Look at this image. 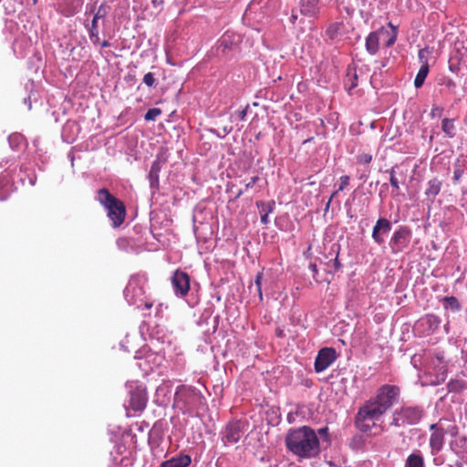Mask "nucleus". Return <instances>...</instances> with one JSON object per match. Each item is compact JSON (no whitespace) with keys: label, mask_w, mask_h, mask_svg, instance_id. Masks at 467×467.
I'll use <instances>...</instances> for the list:
<instances>
[{"label":"nucleus","mask_w":467,"mask_h":467,"mask_svg":"<svg viewBox=\"0 0 467 467\" xmlns=\"http://www.w3.org/2000/svg\"><path fill=\"white\" fill-rule=\"evenodd\" d=\"M285 442L288 451L300 460L314 458L320 451L317 434L308 426L290 429Z\"/></svg>","instance_id":"f257e3e1"},{"label":"nucleus","mask_w":467,"mask_h":467,"mask_svg":"<svg viewBox=\"0 0 467 467\" xmlns=\"http://www.w3.org/2000/svg\"><path fill=\"white\" fill-rule=\"evenodd\" d=\"M147 276L145 274H136L130 276L124 289V296L130 306L138 309H150L152 302L146 296Z\"/></svg>","instance_id":"f03ea898"},{"label":"nucleus","mask_w":467,"mask_h":467,"mask_svg":"<svg viewBox=\"0 0 467 467\" xmlns=\"http://www.w3.org/2000/svg\"><path fill=\"white\" fill-rule=\"evenodd\" d=\"M96 200L107 211L112 227L117 228L122 224L126 216V208L120 200L113 196L106 188L98 191Z\"/></svg>","instance_id":"7ed1b4c3"},{"label":"nucleus","mask_w":467,"mask_h":467,"mask_svg":"<svg viewBox=\"0 0 467 467\" xmlns=\"http://www.w3.org/2000/svg\"><path fill=\"white\" fill-rule=\"evenodd\" d=\"M424 416V410L420 406H402L392 414L391 426L405 427L418 424Z\"/></svg>","instance_id":"20e7f679"},{"label":"nucleus","mask_w":467,"mask_h":467,"mask_svg":"<svg viewBox=\"0 0 467 467\" xmlns=\"http://www.w3.org/2000/svg\"><path fill=\"white\" fill-rule=\"evenodd\" d=\"M109 10V6L105 3L101 4L97 10H96L95 5L86 6V12H85L86 15L94 13V16L91 21V25L90 26L86 25V27L88 30L89 38L94 45H97L99 42V26H98V22L99 19L104 18L108 15Z\"/></svg>","instance_id":"39448f33"},{"label":"nucleus","mask_w":467,"mask_h":467,"mask_svg":"<svg viewBox=\"0 0 467 467\" xmlns=\"http://www.w3.org/2000/svg\"><path fill=\"white\" fill-rule=\"evenodd\" d=\"M400 393V391L399 387L385 384L378 389L377 395L374 399L384 410H388L394 405V403L397 402Z\"/></svg>","instance_id":"423d86ee"},{"label":"nucleus","mask_w":467,"mask_h":467,"mask_svg":"<svg viewBox=\"0 0 467 467\" xmlns=\"http://www.w3.org/2000/svg\"><path fill=\"white\" fill-rule=\"evenodd\" d=\"M241 40V35L230 31L225 32L217 41V56H227L230 53L236 51Z\"/></svg>","instance_id":"0eeeda50"},{"label":"nucleus","mask_w":467,"mask_h":467,"mask_svg":"<svg viewBox=\"0 0 467 467\" xmlns=\"http://www.w3.org/2000/svg\"><path fill=\"white\" fill-rule=\"evenodd\" d=\"M127 387L129 388L130 407L134 411H142L148 400L145 389L137 383H130Z\"/></svg>","instance_id":"6e6552de"},{"label":"nucleus","mask_w":467,"mask_h":467,"mask_svg":"<svg viewBox=\"0 0 467 467\" xmlns=\"http://www.w3.org/2000/svg\"><path fill=\"white\" fill-rule=\"evenodd\" d=\"M411 233L406 226H400L392 234L389 247L393 254L402 252L410 244Z\"/></svg>","instance_id":"1a4fd4ad"},{"label":"nucleus","mask_w":467,"mask_h":467,"mask_svg":"<svg viewBox=\"0 0 467 467\" xmlns=\"http://www.w3.org/2000/svg\"><path fill=\"white\" fill-rule=\"evenodd\" d=\"M337 355L333 348H321L315 359V371L321 373L325 371L329 366H331L337 359Z\"/></svg>","instance_id":"9d476101"},{"label":"nucleus","mask_w":467,"mask_h":467,"mask_svg":"<svg viewBox=\"0 0 467 467\" xmlns=\"http://www.w3.org/2000/svg\"><path fill=\"white\" fill-rule=\"evenodd\" d=\"M386 411L375 399H371L359 408L358 419L378 420Z\"/></svg>","instance_id":"9b49d317"},{"label":"nucleus","mask_w":467,"mask_h":467,"mask_svg":"<svg viewBox=\"0 0 467 467\" xmlns=\"http://www.w3.org/2000/svg\"><path fill=\"white\" fill-rule=\"evenodd\" d=\"M171 281L174 294L177 296L183 297L188 294L190 289V276L187 273L177 270L173 273Z\"/></svg>","instance_id":"f8f14e48"},{"label":"nucleus","mask_w":467,"mask_h":467,"mask_svg":"<svg viewBox=\"0 0 467 467\" xmlns=\"http://www.w3.org/2000/svg\"><path fill=\"white\" fill-rule=\"evenodd\" d=\"M243 423L239 420L229 422L223 431V441L224 443H236L244 434Z\"/></svg>","instance_id":"ddd939ff"},{"label":"nucleus","mask_w":467,"mask_h":467,"mask_svg":"<svg viewBox=\"0 0 467 467\" xmlns=\"http://www.w3.org/2000/svg\"><path fill=\"white\" fill-rule=\"evenodd\" d=\"M431 434L430 437V448L431 455H437L443 448L445 431L438 424L433 423L430 426Z\"/></svg>","instance_id":"4468645a"},{"label":"nucleus","mask_w":467,"mask_h":467,"mask_svg":"<svg viewBox=\"0 0 467 467\" xmlns=\"http://www.w3.org/2000/svg\"><path fill=\"white\" fill-rule=\"evenodd\" d=\"M391 223L383 217L377 220L372 229L371 237L373 241L380 245L385 243V235H388L391 231Z\"/></svg>","instance_id":"2eb2a0df"},{"label":"nucleus","mask_w":467,"mask_h":467,"mask_svg":"<svg viewBox=\"0 0 467 467\" xmlns=\"http://www.w3.org/2000/svg\"><path fill=\"white\" fill-rule=\"evenodd\" d=\"M299 12L301 15L310 17H318L321 10L320 0H299Z\"/></svg>","instance_id":"dca6fc26"},{"label":"nucleus","mask_w":467,"mask_h":467,"mask_svg":"<svg viewBox=\"0 0 467 467\" xmlns=\"http://www.w3.org/2000/svg\"><path fill=\"white\" fill-rule=\"evenodd\" d=\"M441 320L435 315H426L417 322L418 327H422L427 334L433 333L440 326Z\"/></svg>","instance_id":"f3484780"},{"label":"nucleus","mask_w":467,"mask_h":467,"mask_svg":"<svg viewBox=\"0 0 467 467\" xmlns=\"http://www.w3.org/2000/svg\"><path fill=\"white\" fill-rule=\"evenodd\" d=\"M192 393H197L196 390L187 388L184 385H181L177 387L175 394H174V402L178 406H183L187 407L190 405V397L192 395Z\"/></svg>","instance_id":"a211bd4d"},{"label":"nucleus","mask_w":467,"mask_h":467,"mask_svg":"<svg viewBox=\"0 0 467 467\" xmlns=\"http://www.w3.org/2000/svg\"><path fill=\"white\" fill-rule=\"evenodd\" d=\"M380 36L379 32L374 31L366 37V50L369 55H376L379 51Z\"/></svg>","instance_id":"6ab92c4d"},{"label":"nucleus","mask_w":467,"mask_h":467,"mask_svg":"<svg viewBox=\"0 0 467 467\" xmlns=\"http://www.w3.org/2000/svg\"><path fill=\"white\" fill-rule=\"evenodd\" d=\"M192 458L188 454H180L161 463V467H188Z\"/></svg>","instance_id":"aec40b11"},{"label":"nucleus","mask_w":467,"mask_h":467,"mask_svg":"<svg viewBox=\"0 0 467 467\" xmlns=\"http://www.w3.org/2000/svg\"><path fill=\"white\" fill-rule=\"evenodd\" d=\"M389 28L381 27L379 30L380 38L386 37L385 46L388 47L394 45L397 39V27L391 23H389Z\"/></svg>","instance_id":"412c9836"},{"label":"nucleus","mask_w":467,"mask_h":467,"mask_svg":"<svg viewBox=\"0 0 467 467\" xmlns=\"http://www.w3.org/2000/svg\"><path fill=\"white\" fill-rule=\"evenodd\" d=\"M275 204V203L274 201L269 202H265L260 201V202H256V205H257L260 214H261V218H260L261 223L263 224H267L269 223L268 216L270 213H273Z\"/></svg>","instance_id":"4be33fe9"},{"label":"nucleus","mask_w":467,"mask_h":467,"mask_svg":"<svg viewBox=\"0 0 467 467\" xmlns=\"http://www.w3.org/2000/svg\"><path fill=\"white\" fill-rule=\"evenodd\" d=\"M161 163L158 161H154L150 166V170L148 174L150 185L151 189H158L159 187V174L161 171Z\"/></svg>","instance_id":"5701e85b"},{"label":"nucleus","mask_w":467,"mask_h":467,"mask_svg":"<svg viewBox=\"0 0 467 467\" xmlns=\"http://www.w3.org/2000/svg\"><path fill=\"white\" fill-rule=\"evenodd\" d=\"M441 189V182L433 178L430 180L427 183V188L425 190V195L431 199V202L435 199V197L440 193Z\"/></svg>","instance_id":"b1692460"},{"label":"nucleus","mask_w":467,"mask_h":467,"mask_svg":"<svg viewBox=\"0 0 467 467\" xmlns=\"http://www.w3.org/2000/svg\"><path fill=\"white\" fill-rule=\"evenodd\" d=\"M404 467H425L424 458L420 451L410 453L406 461Z\"/></svg>","instance_id":"393cba45"},{"label":"nucleus","mask_w":467,"mask_h":467,"mask_svg":"<svg viewBox=\"0 0 467 467\" xmlns=\"http://www.w3.org/2000/svg\"><path fill=\"white\" fill-rule=\"evenodd\" d=\"M8 143L12 150H18L26 145L25 137L18 132L12 133L8 137Z\"/></svg>","instance_id":"a878e982"},{"label":"nucleus","mask_w":467,"mask_h":467,"mask_svg":"<svg viewBox=\"0 0 467 467\" xmlns=\"http://www.w3.org/2000/svg\"><path fill=\"white\" fill-rule=\"evenodd\" d=\"M429 70L430 68L428 63H424V65H421L414 79V86L416 88H420V87H422L429 74Z\"/></svg>","instance_id":"bb28decb"},{"label":"nucleus","mask_w":467,"mask_h":467,"mask_svg":"<svg viewBox=\"0 0 467 467\" xmlns=\"http://www.w3.org/2000/svg\"><path fill=\"white\" fill-rule=\"evenodd\" d=\"M11 192V185L6 176L0 177V201L7 199Z\"/></svg>","instance_id":"cd10ccee"},{"label":"nucleus","mask_w":467,"mask_h":467,"mask_svg":"<svg viewBox=\"0 0 467 467\" xmlns=\"http://www.w3.org/2000/svg\"><path fill=\"white\" fill-rule=\"evenodd\" d=\"M442 304L445 309H450L452 312L461 310L462 305L455 296H446L442 300Z\"/></svg>","instance_id":"c85d7f7f"},{"label":"nucleus","mask_w":467,"mask_h":467,"mask_svg":"<svg viewBox=\"0 0 467 467\" xmlns=\"http://www.w3.org/2000/svg\"><path fill=\"white\" fill-rule=\"evenodd\" d=\"M441 130L449 138H453L456 134V129L451 119H443L441 122Z\"/></svg>","instance_id":"c756f323"},{"label":"nucleus","mask_w":467,"mask_h":467,"mask_svg":"<svg viewBox=\"0 0 467 467\" xmlns=\"http://www.w3.org/2000/svg\"><path fill=\"white\" fill-rule=\"evenodd\" d=\"M449 392H461L467 389V383L462 379L451 380L447 384Z\"/></svg>","instance_id":"7c9ffc66"},{"label":"nucleus","mask_w":467,"mask_h":467,"mask_svg":"<svg viewBox=\"0 0 467 467\" xmlns=\"http://www.w3.org/2000/svg\"><path fill=\"white\" fill-rule=\"evenodd\" d=\"M439 85L443 86L450 93H455L457 85L453 79L449 77H442L439 79Z\"/></svg>","instance_id":"2f4dec72"},{"label":"nucleus","mask_w":467,"mask_h":467,"mask_svg":"<svg viewBox=\"0 0 467 467\" xmlns=\"http://www.w3.org/2000/svg\"><path fill=\"white\" fill-rule=\"evenodd\" d=\"M161 114V109L151 108L144 115V119L147 121H154Z\"/></svg>","instance_id":"473e14b6"},{"label":"nucleus","mask_w":467,"mask_h":467,"mask_svg":"<svg viewBox=\"0 0 467 467\" xmlns=\"http://www.w3.org/2000/svg\"><path fill=\"white\" fill-rule=\"evenodd\" d=\"M345 85L348 86V89L351 90L358 86V75L356 72L348 74V78L345 81Z\"/></svg>","instance_id":"72a5a7b5"},{"label":"nucleus","mask_w":467,"mask_h":467,"mask_svg":"<svg viewBox=\"0 0 467 467\" xmlns=\"http://www.w3.org/2000/svg\"><path fill=\"white\" fill-rule=\"evenodd\" d=\"M339 27H340V25L337 23L331 24L327 28L326 34L327 35V36L330 39H334L338 34Z\"/></svg>","instance_id":"f704fd0d"},{"label":"nucleus","mask_w":467,"mask_h":467,"mask_svg":"<svg viewBox=\"0 0 467 467\" xmlns=\"http://www.w3.org/2000/svg\"><path fill=\"white\" fill-rule=\"evenodd\" d=\"M262 279H263V272L257 273L255 279H254V285L256 286V291L258 293L260 301H263Z\"/></svg>","instance_id":"c9c22d12"},{"label":"nucleus","mask_w":467,"mask_h":467,"mask_svg":"<svg viewBox=\"0 0 467 467\" xmlns=\"http://www.w3.org/2000/svg\"><path fill=\"white\" fill-rule=\"evenodd\" d=\"M367 420H368L358 419V412L357 413L355 423H356L357 428L359 431H361L363 432H367L370 430V426L368 423H366Z\"/></svg>","instance_id":"e433bc0d"},{"label":"nucleus","mask_w":467,"mask_h":467,"mask_svg":"<svg viewBox=\"0 0 467 467\" xmlns=\"http://www.w3.org/2000/svg\"><path fill=\"white\" fill-rule=\"evenodd\" d=\"M219 129H220V130H213V132L215 133L219 138H224L226 135H228L233 130V127L228 126V125H224Z\"/></svg>","instance_id":"4c0bfd02"},{"label":"nucleus","mask_w":467,"mask_h":467,"mask_svg":"<svg viewBox=\"0 0 467 467\" xmlns=\"http://www.w3.org/2000/svg\"><path fill=\"white\" fill-rule=\"evenodd\" d=\"M410 363L411 365L416 368V369H420L421 366L423 365V358H422V355L420 354H415L411 357V359H410Z\"/></svg>","instance_id":"58836bf2"},{"label":"nucleus","mask_w":467,"mask_h":467,"mask_svg":"<svg viewBox=\"0 0 467 467\" xmlns=\"http://www.w3.org/2000/svg\"><path fill=\"white\" fill-rule=\"evenodd\" d=\"M442 353L438 352L435 354V360L432 361L433 365L439 367V370H441L442 373L445 368Z\"/></svg>","instance_id":"ea45409f"},{"label":"nucleus","mask_w":467,"mask_h":467,"mask_svg":"<svg viewBox=\"0 0 467 467\" xmlns=\"http://www.w3.org/2000/svg\"><path fill=\"white\" fill-rule=\"evenodd\" d=\"M143 83L148 87H152L156 84V78L153 73L149 72L143 77Z\"/></svg>","instance_id":"a19ab883"},{"label":"nucleus","mask_w":467,"mask_h":467,"mask_svg":"<svg viewBox=\"0 0 467 467\" xmlns=\"http://www.w3.org/2000/svg\"><path fill=\"white\" fill-rule=\"evenodd\" d=\"M389 182H390V185L395 188L397 191L400 190V182L395 175V171L394 169L392 168L390 171H389Z\"/></svg>","instance_id":"79ce46f5"},{"label":"nucleus","mask_w":467,"mask_h":467,"mask_svg":"<svg viewBox=\"0 0 467 467\" xmlns=\"http://www.w3.org/2000/svg\"><path fill=\"white\" fill-rule=\"evenodd\" d=\"M372 161V155L369 153H362L358 156V162L360 164H368Z\"/></svg>","instance_id":"37998d69"},{"label":"nucleus","mask_w":467,"mask_h":467,"mask_svg":"<svg viewBox=\"0 0 467 467\" xmlns=\"http://www.w3.org/2000/svg\"><path fill=\"white\" fill-rule=\"evenodd\" d=\"M340 185L338 187V190L337 191V192H340V191H343L348 184H349V176L348 175H343L340 177Z\"/></svg>","instance_id":"c03bdc74"},{"label":"nucleus","mask_w":467,"mask_h":467,"mask_svg":"<svg viewBox=\"0 0 467 467\" xmlns=\"http://www.w3.org/2000/svg\"><path fill=\"white\" fill-rule=\"evenodd\" d=\"M428 55H429L428 49L424 48V49H420L419 51V59H420V62L421 63V65H424V63H428V60H427Z\"/></svg>","instance_id":"a18cd8bd"},{"label":"nucleus","mask_w":467,"mask_h":467,"mask_svg":"<svg viewBox=\"0 0 467 467\" xmlns=\"http://www.w3.org/2000/svg\"><path fill=\"white\" fill-rule=\"evenodd\" d=\"M442 111H443L442 108L438 107V106H433L431 109V118L441 117Z\"/></svg>","instance_id":"49530a36"},{"label":"nucleus","mask_w":467,"mask_h":467,"mask_svg":"<svg viewBox=\"0 0 467 467\" xmlns=\"http://www.w3.org/2000/svg\"><path fill=\"white\" fill-rule=\"evenodd\" d=\"M249 105H246L243 109L236 112V115L240 120H244L247 115Z\"/></svg>","instance_id":"de8ad7c7"},{"label":"nucleus","mask_w":467,"mask_h":467,"mask_svg":"<svg viewBox=\"0 0 467 467\" xmlns=\"http://www.w3.org/2000/svg\"><path fill=\"white\" fill-rule=\"evenodd\" d=\"M259 181V177L254 176L250 179V181L245 184V190L251 189L254 186V184Z\"/></svg>","instance_id":"09e8293b"},{"label":"nucleus","mask_w":467,"mask_h":467,"mask_svg":"<svg viewBox=\"0 0 467 467\" xmlns=\"http://www.w3.org/2000/svg\"><path fill=\"white\" fill-rule=\"evenodd\" d=\"M462 175V171L461 169H456L453 172V180L457 182Z\"/></svg>","instance_id":"8fccbe9b"},{"label":"nucleus","mask_w":467,"mask_h":467,"mask_svg":"<svg viewBox=\"0 0 467 467\" xmlns=\"http://www.w3.org/2000/svg\"><path fill=\"white\" fill-rule=\"evenodd\" d=\"M327 432H328V428L327 427H324V428H320L317 431V433L320 435V436H325L327 437Z\"/></svg>","instance_id":"3c124183"},{"label":"nucleus","mask_w":467,"mask_h":467,"mask_svg":"<svg viewBox=\"0 0 467 467\" xmlns=\"http://www.w3.org/2000/svg\"><path fill=\"white\" fill-rule=\"evenodd\" d=\"M297 18H298V15H297V13H296V10H293V11H292V15H291V16H290V21H291L292 23H295V22L297 20Z\"/></svg>","instance_id":"603ef678"},{"label":"nucleus","mask_w":467,"mask_h":467,"mask_svg":"<svg viewBox=\"0 0 467 467\" xmlns=\"http://www.w3.org/2000/svg\"><path fill=\"white\" fill-rule=\"evenodd\" d=\"M337 193V192H335L329 198V200L327 201V204H326V207H325V211H328L329 209V206H330V203H331V201L332 199L334 198V196Z\"/></svg>","instance_id":"864d4df0"},{"label":"nucleus","mask_w":467,"mask_h":467,"mask_svg":"<svg viewBox=\"0 0 467 467\" xmlns=\"http://www.w3.org/2000/svg\"><path fill=\"white\" fill-rule=\"evenodd\" d=\"M450 70L453 73H456L457 70H458V66L457 65H452L451 64L450 67H449Z\"/></svg>","instance_id":"5fc2aeb1"},{"label":"nucleus","mask_w":467,"mask_h":467,"mask_svg":"<svg viewBox=\"0 0 467 467\" xmlns=\"http://www.w3.org/2000/svg\"><path fill=\"white\" fill-rule=\"evenodd\" d=\"M101 47H110V43L107 40H104L100 43Z\"/></svg>","instance_id":"6e6d98bb"},{"label":"nucleus","mask_w":467,"mask_h":467,"mask_svg":"<svg viewBox=\"0 0 467 467\" xmlns=\"http://www.w3.org/2000/svg\"><path fill=\"white\" fill-rule=\"evenodd\" d=\"M334 265H335V268H336L337 270V269H339V268H340V266H341V265H340V263H339V261H338V259H337V258H336V259H335V263H334Z\"/></svg>","instance_id":"4d7b16f0"},{"label":"nucleus","mask_w":467,"mask_h":467,"mask_svg":"<svg viewBox=\"0 0 467 467\" xmlns=\"http://www.w3.org/2000/svg\"><path fill=\"white\" fill-rule=\"evenodd\" d=\"M309 268L311 269V271H312L313 273H317V265H316L315 264H311V265H309Z\"/></svg>","instance_id":"13d9d810"},{"label":"nucleus","mask_w":467,"mask_h":467,"mask_svg":"<svg viewBox=\"0 0 467 467\" xmlns=\"http://www.w3.org/2000/svg\"><path fill=\"white\" fill-rule=\"evenodd\" d=\"M455 466H456V467H463V465H462V463L461 462H457L455 463ZM450 467H454V466H453V465H450Z\"/></svg>","instance_id":"bf43d9fd"},{"label":"nucleus","mask_w":467,"mask_h":467,"mask_svg":"<svg viewBox=\"0 0 467 467\" xmlns=\"http://www.w3.org/2000/svg\"><path fill=\"white\" fill-rule=\"evenodd\" d=\"M244 193V191L243 190H240L236 195V197H240L242 194Z\"/></svg>","instance_id":"052dcab7"},{"label":"nucleus","mask_w":467,"mask_h":467,"mask_svg":"<svg viewBox=\"0 0 467 467\" xmlns=\"http://www.w3.org/2000/svg\"><path fill=\"white\" fill-rule=\"evenodd\" d=\"M366 178H367V176H366L365 174H362V175L360 176V179H361V180L366 181Z\"/></svg>","instance_id":"680f3d73"},{"label":"nucleus","mask_w":467,"mask_h":467,"mask_svg":"<svg viewBox=\"0 0 467 467\" xmlns=\"http://www.w3.org/2000/svg\"><path fill=\"white\" fill-rule=\"evenodd\" d=\"M434 463H435L436 465H440V464H441V463H439V462H438V459H437V458H435V459H434Z\"/></svg>","instance_id":"e2e57ef3"},{"label":"nucleus","mask_w":467,"mask_h":467,"mask_svg":"<svg viewBox=\"0 0 467 467\" xmlns=\"http://www.w3.org/2000/svg\"><path fill=\"white\" fill-rule=\"evenodd\" d=\"M387 66V63L386 62H382L381 63V67H385Z\"/></svg>","instance_id":"0e129e2a"}]
</instances>
